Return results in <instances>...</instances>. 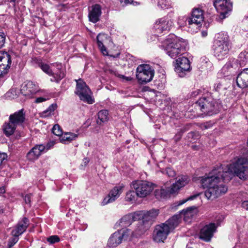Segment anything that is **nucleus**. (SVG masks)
Segmentation results:
<instances>
[{
	"mask_svg": "<svg viewBox=\"0 0 248 248\" xmlns=\"http://www.w3.org/2000/svg\"><path fill=\"white\" fill-rule=\"evenodd\" d=\"M234 174L241 179L246 180L248 178V159L238 158L232 164L221 165L200 177L202 187L207 188L204 192L206 198L213 201L225 194L228 188L221 181H229Z\"/></svg>",
	"mask_w": 248,
	"mask_h": 248,
	"instance_id": "obj_1",
	"label": "nucleus"
},
{
	"mask_svg": "<svg viewBox=\"0 0 248 248\" xmlns=\"http://www.w3.org/2000/svg\"><path fill=\"white\" fill-rule=\"evenodd\" d=\"M187 45L184 39L171 35L167 38L161 48L170 58L175 59L185 53Z\"/></svg>",
	"mask_w": 248,
	"mask_h": 248,
	"instance_id": "obj_2",
	"label": "nucleus"
},
{
	"mask_svg": "<svg viewBox=\"0 0 248 248\" xmlns=\"http://www.w3.org/2000/svg\"><path fill=\"white\" fill-rule=\"evenodd\" d=\"M229 36L226 32L219 33L214 46V56L221 60L226 58L231 48Z\"/></svg>",
	"mask_w": 248,
	"mask_h": 248,
	"instance_id": "obj_3",
	"label": "nucleus"
},
{
	"mask_svg": "<svg viewBox=\"0 0 248 248\" xmlns=\"http://www.w3.org/2000/svg\"><path fill=\"white\" fill-rule=\"evenodd\" d=\"M196 105L203 113L209 115L217 113L219 108L218 101L208 92L196 102Z\"/></svg>",
	"mask_w": 248,
	"mask_h": 248,
	"instance_id": "obj_4",
	"label": "nucleus"
},
{
	"mask_svg": "<svg viewBox=\"0 0 248 248\" xmlns=\"http://www.w3.org/2000/svg\"><path fill=\"white\" fill-rule=\"evenodd\" d=\"M39 67L46 74L52 76L50 80L52 82L58 83L65 76L64 70L62 69V65L61 63L51 64V68L50 66L42 62H38Z\"/></svg>",
	"mask_w": 248,
	"mask_h": 248,
	"instance_id": "obj_5",
	"label": "nucleus"
},
{
	"mask_svg": "<svg viewBox=\"0 0 248 248\" xmlns=\"http://www.w3.org/2000/svg\"><path fill=\"white\" fill-rule=\"evenodd\" d=\"M77 84L75 93L79 99L89 104L94 103V101L92 96V92L86 83L81 79L75 80Z\"/></svg>",
	"mask_w": 248,
	"mask_h": 248,
	"instance_id": "obj_6",
	"label": "nucleus"
},
{
	"mask_svg": "<svg viewBox=\"0 0 248 248\" xmlns=\"http://www.w3.org/2000/svg\"><path fill=\"white\" fill-rule=\"evenodd\" d=\"M154 184L146 181H134L131 184V187L136 191L137 197L144 198L150 194L153 190Z\"/></svg>",
	"mask_w": 248,
	"mask_h": 248,
	"instance_id": "obj_7",
	"label": "nucleus"
},
{
	"mask_svg": "<svg viewBox=\"0 0 248 248\" xmlns=\"http://www.w3.org/2000/svg\"><path fill=\"white\" fill-rule=\"evenodd\" d=\"M154 74V70L149 64H140L136 69V77L141 84L151 81L153 79Z\"/></svg>",
	"mask_w": 248,
	"mask_h": 248,
	"instance_id": "obj_8",
	"label": "nucleus"
},
{
	"mask_svg": "<svg viewBox=\"0 0 248 248\" xmlns=\"http://www.w3.org/2000/svg\"><path fill=\"white\" fill-rule=\"evenodd\" d=\"M173 20L168 16H165L156 20L154 28L157 33L169 31L173 26Z\"/></svg>",
	"mask_w": 248,
	"mask_h": 248,
	"instance_id": "obj_9",
	"label": "nucleus"
},
{
	"mask_svg": "<svg viewBox=\"0 0 248 248\" xmlns=\"http://www.w3.org/2000/svg\"><path fill=\"white\" fill-rule=\"evenodd\" d=\"M128 229H121L115 232L109 237L108 241L109 247H116L120 244L123 239L127 238L129 234Z\"/></svg>",
	"mask_w": 248,
	"mask_h": 248,
	"instance_id": "obj_10",
	"label": "nucleus"
},
{
	"mask_svg": "<svg viewBox=\"0 0 248 248\" xmlns=\"http://www.w3.org/2000/svg\"><path fill=\"white\" fill-rule=\"evenodd\" d=\"M170 231L167 223H161L155 226L153 233V239L157 243L163 242Z\"/></svg>",
	"mask_w": 248,
	"mask_h": 248,
	"instance_id": "obj_11",
	"label": "nucleus"
},
{
	"mask_svg": "<svg viewBox=\"0 0 248 248\" xmlns=\"http://www.w3.org/2000/svg\"><path fill=\"white\" fill-rule=\"evenodd\" d=\"M214 5L223 18L227 17V15L232 8V4L230 0H214Z\"/></svg>",
	"mask_w": 248,
	"mask_h": 248,
	"instance_id": "obj_12",
	"label": "nucleus"
},
{
	"mask_svg": "<svg viewBox=\"0 0 248 248\" xmlns=\"http://www.w3.org/2000/svg\"><path fill=\"white\" fill-rule=\"evenodd\" d=\"M175 71L180 77H184L186 73L190 69V62L185 57H179L175 61Z\"/></svg>",
	"mask_w": 248,
	"mask_h": 248,
	"instance_id": "obj_13",
	"label": "nucleus"
},
{
	"mask_svg": "<svg viewBox=\"0 0 248 248\" xmlns=\"http://www.w3.org/2000/svg\"><path fill=\"white\" fill-rule=\"evenodd\" d=\"M203 11L199 8L194 9L192 12L191 17L188 18V19L189 27L198 29L203 21Z\"/></svg>",
	"mask_w": 248,
	"mask_h": 248,
	"instance_id": "obj_14",
	"label": "nucleus"
},
{
	"mask_svg": "<svg viewBox=\"0 0 248 248\" xmlns=\"http://www.w3.org/2000/svg\"><path fill=\"white\" fill-rule=\"evenodd\" d=\"M38 91V85L31 81H25L21 86V93L29 98L32 97Z\"/></svg>",
	"mask_w": 248,
	"mask_h": 248,
	"instance_id": "obj_15",
	"label": "nucleus"
},
{
	"mask_svg": "<svg viewBox=\"0 0 248 248\" xmlns=\"http://www.w3.org/2000/svg\"><path fill=\"white\" fill-rule=\"evenodd\" d=\"M11 64V57L4 51H0V77L7 74Z\"/></svg>",
	"mask_w": 248,
	"mask_h": 248,
	"instance_id": "obj_16",
	"label": "nucleus"
},
{
	"mask_svg": "<svg viewBox=\"0 0 248 248\" xmlns=\"http://www.w3.org/2000/svg\"><path fill=\"white\" fill-rule=\"evenodd\" d=\"M138 217L141 218L147 223H149L151 226L154 220L156 218L159 214V210L157 209H153L147 211H138L137 212Z\"/></svg>",
	"mask_w": 248,
	"mask_h": 248,
	"instance_id": "obj_17",
	"label": "nucleus"
},
{
	"mask_svg": "<svg viewBox=\"0 0 248 248\" xmlns=\"http://www.w3.org/2000/svg\"><path fill=\"white\" fill-rule=\"evenodd\" d=\"M219 225V223L217 222V225H216L214 223H210L208 225H205L201 230L200 238L206 241H209L212 237L217 226Z\"/></svg>",
	"mask_w": 248,
	"mask_h": 248,
	"instance_id": "obj_18",
	"label": "nucleus"
},
{
	"mask_svg": "<svg viewBox=\"0 0 248 248\" xmlns=\"http://www.w3.org/2000/svg\"><path fill=\"white\" fill-rule=\"evenodd\" d=\"M238 60L235 58H230L222 68V72L225 76L235 72L239 69Z\"/></svg>",
	"mask_w": 248,
	"mask_h": 248,
	"instance_id": "obj_19",
	"label": "nucleus"
},
{
	"mask_svg": "<svg viewBox=\"0 0 248 248\" xmlns=\"http://www.w3.org/2000/svg\"><path fill=\"white\" fill-rule=\"evenodd\" d=\"M124 186H119L114 187L110 192L109 194L105 197L103 202V205H106L115 201L123 191Z\"/></svg>",
	"mask_w": 248,
	"mask_h": 248,
	"instance_id": "obj_20",
	"label": "nucleus"
},
{
	"mask_svg": "<svg viewBox=\"0 0 248 248\" xmlns=\"http://www.w3.org/2000/svg\"><path fill=\"white\" fill-rule=\"evenodd\" d=\"M43 144H38L34 146L27 154V157L29 160L34 161L44 153Z\"/></svg>",
	"mask_w": 248,
	"mask_h": 248,
	"instance_id": "obj_21",
	"label": "nucleus"
},
{
	"mask_svg": "<svg viewBox=\"0 0 248 248\" xmlns=\"http://www.w3.org/2000/svg\"><path fill=\"white\" fill-rule=\"evenodd\" d=\"M25 112L21 109L9 116L10 122L15 124L16 126L22 125L25 120Z\"/></svg>",
	"mask_w": 248,
	"mask_h": 248,
	"instance_id": "obj_22",
	"label": "nucleus"
},
{
	"mask_svg": "<svg viewBox=\"0 0 248 248\" xmlns=\"http://www.w3.org/2000/svg\"><path fill=\"white\" fill-rule=\"evenodd\" d=\"M29 224V219L24 217L19 221L16 227L11 232L13 236H19L21 235L26 230Z\"/></svg>",
	"mask_w": 248,
	"mask_h": 248,
	"instance_id": "obj_23",
	"label": "nucleus"
},
{
	"mask_svg": "<svg viewBox=\"0 0 248 248\" xmlns=\"http://www.w3.org/2000/svg\"><path fill=\"white\" fill-rule=\"evenodd\" d=\"M237 86L242 89L248 87V68L244 69L237 76L236 78Z\"/></svg>",
	"mask_w": 248,
	"mask_h": 248,
	"instance_id": "obj_24",
	"label": "nucleus"
},
{
	"mask_svg": "<svg viewBox=\"0 0 248 248\" xmlns=\"http://www.w3.org/2000/svg\"><path fill=\"white\" fill-rule=\"evenodd\" d=\"M140 219L138 217L137 212L129 214L123 217L119 222V225L122 227L129 226L132 223L136 220Z\"/></svg>",
	"mask_w": 248,
	"mask_h": 248,
	"instance_id": "obj_25",
	"label": "nucleus"
},
{
	"mask_svg": "<svg viewBox=\"0 0 248 248\" xmlns=\"http://www.w3.org/2000/svg\"><path fill=\"white\" fill-rule=\"evenodd\" d=\"M101 14V7L99 4H95L92 7V10L89 14L90 21L95 23L99 20Z\"/></svg>",
	"mask_w": 248,
	"mask_h": 248,
	"instance_id": "obj_26",
	"label": "nucleus"
},
{
	"mask_svg": "<svg viewBox=\"0 0 248 248\" xmlns=\"http://www.w3.org/2000/svg\"><path fill=\"white\" fill-rule=\"evenodd\" d=\"M197 209L195 206H192L182 210L180 212V217H183L186 221H188L189 219L192 218L197 214Z\"/></svg>",
	"mask_w": 248,
	"mask_h": 248,
	"instance_id": "obj_27",
	"label": "nucleus"
},
{
	"mask_svg": "<svg viewBox=\"0 0 248 248\" xmlns=\"http://www.w3.org/2000/svg\"><path fill=\"white\" fill-rule=\"evenodd\" d=\"M181 217L179 215H175L170 218L165 222L167 226L169 228V230L171 232L174 230L180 223Z\"/></svg>",
	"mask_w": 248,
	"mask_h": 248,
	"instance_id": "obj_28",
	"label": "nucleus"
},
{
	"mask_svg": "<svg viewBox=\"0 0 248 248\" xmlns=\"http://www.w3.org/2000/svg\"><path fill=\"white\" fill-rule=\"evenodd\" d=\"M106 39L107 36L104 33H99L96 37L98 46L104 55H108V51L107 49L103 45V43L106 40Z\"/></svg>",
	"mask_w": 248,
	"mask_h": 248,
	"instance_id": "obj_29",
	"label": "nucleus"
},
{
	"mask_svg": "<svg viewBox=\"0 0 248 248\" xmlns=\"http://www.w3.org/2000/svg\"><path fill=\"white\" fill-rule=\"evenodd\" d=\"M109 119L108 112L106 109L100 110L97 113L96 123L98 125H102L108 121Z\"/></svg>",
	"mask_w": 248,
	"mask_h": 248,
	"instance_id": "obj_30",
	"label": "nucleus"
},
{
	"mask_svg": "<svg viewBox=\"0 0 248 248\" xmlns=\"http://www.w3.org/2000/svg\"><path fill=\"white\" fill-rule=\"evenodd\" d=\"M78 137V135L73 133H65L62 134L60 138V141L63 144H68L72 141L75 140Z\"/></svg>",
	"mask_w": 248,
	"mask_h": 248,
	"instance_id": "obj_31",
	"label": "nucleus"
},
{
	"mask_svg": "<svg viewBox=\"0 0 248 248\" xmlns=\"http://www.w3.org/2000/svg\"><path fill=\"white\" fill-rule=\"evenodd\" d=\"M150 227L151 225L149 223H146L141 219L138 222L137 228L135 231L137 235H140L149 230Z\"/></svg>",
	"mask_w": 248,
	"mask_h": 248,
	"instance_id": "obj_32",
	"label": "nucleus"
},
{
	"mask_svg": "<svg viewBox=\"0 0 248 248\" xmlns=\"http://www.w3.org/2000/svg\"><path fill=\"white\" fill-rule=\"evenodd\" d=\"M17 126L15 124H13L11 122L5 123L3 125V131L4 134L7 136H9L12 135Z\"/></svg>",
	"mask_w": 248,
	"mask_h": 248,
	"instance_id": "obj_33",
	"label": "nucleus"
},
{
	"mask_svg": "<svg viewBox=\"0 0 248 248\" xmlns=\"http://www.w3.org/2000/svg\"><path fill=\"white\" fill-rule=\"evenodd\" d=\"M57 108L56 104L51 105L46 110L40 114V116L43 118H46L53 114L54 111Z\"/></svg>",
	"mask_w": 248,
	"mask_h": 248,
	"instance_id": "obj_34",
	"label": "nucleus"
},
{
	"mask_svg": "<svg viewBox=\"0 0 248 248\" xmlns=\"http://www.w3.org/2000/svg\"><path fill=\"white\" fill-rule=\"evenodd\" d=\"M238 62L240 67H243L248 63V55L245 52H241L238 57Z\"/></svg>",
	"mask_w": 248,
	"mask_h": 248,
	"instance_id": "obj_35",
	"label": "nucleus"
},
{
	"mask_svg": "<svg viewBox=\"0 0 248 248\" xmlns=\"http://www.w3.org/2000/svg\"><path fill=\"white\" fill-rule=\"evenodd\" d=\"M157 6L161 9H169L171 7V3L170 0H156Z\"/></svg>",
	"mask_w": 248,
	"mask_h": 248,
	"instance_id": "obj_36",
	"label": "nucleus"
},
{
	"mask_svg": "<svg viewBox=\"0 0 248 248\" xmlns=\"http://www.w3.org/2000/svg\"><path fill=\"white\" fill-rule=\"evenodd\" d=\"M154 194L156 199L160 200L167 197L169 193L164 189H158L155 190Z\"/></svg>",
	"mask_w": 248,
	"mask_h": 248,
	"instance_id": "obj_37",
	"label": "nucleus"
},
{
	"mask_svg": "<svg viewBox=\"0 0 248 248\" xmlns=\"http://www.w3.org/2000/svg\"><path fill=\"white\" fill-rule=\"evenodd\" d=\"M209 92V88H201L199 89H196L191 93L190 96L192 97H196L199 94H202V96L205 95V93Z\"/></svg>",
	"mask_w": 248,
	"mask_h": 248,
	"instance_id": "obj_38",
	"label": "nucleus"
},
{
	"mask_svg": "<svg viewBox=\"0 0 248 248\" xmlns=\"http://www.w3.org/2000/svg\"><path fill=\"white\" fill-rule=\"evenodd\" d=\"M189 178L187 176H182L176 182L180 188L183 187L188 183Z\"/></svg>",
	"mask_w": 248,
	"mask_h": 248,
	"instance_id": "obj_39",
	"label": "nucleus"
},
{
	"mask_svg": "<svg viewBox=\"0 0 248 248\" xmlns=\"http://www.w3.org/2000/svg\"><path fill=\"white\" fill-rule=\"evenodd\" d=\"M136 191L129 190L126 193L125 199L126 201L133 202L136 201Z\"/></svg>",
	"mask_w": 248,
	"mask_h": 248,
	"instance_id": "obj_40",
	"label": "nucleus"
},
{
	"mask_svg": "<svg viewBox=\"0 0 248 248\" xmlns=\"http://www.w3.org/2000/svg\"><path fill=\"white\" fill-rule=\"evenodd\" d=\"M191 126V124H188L186 125L185 126H184L183 128H182L180 131L178 132L177 134H176L174 139L176 141L179 140L182 136V134L186 132V131L188 130L189 129V127Z\"/></svg>",
	"mask_w": 248,
	"mask_h": 248,
	"instance_id": "obj_41",
	"label": "nucleus"
},
{
	"mask_svg": "<svg viewBox=\"0 0 248 248\" xmlns=\"http://www.w3.org/2000/svg\"><path fill=\"white\" fill-rule=\"evenodd\" d=\"M19 93H21L20 90H19L17 88H12L7 93V95L8 97L14 99L17 97Z\"/></svg>",
	"mask_w": 248,
	"mask_h": 248,
	"instance_id": "obj_42",
	"label": "nucleus"
},
{
	"mask_svg": "<svg viewBox=\"0 0 248 248\" xmlns=\"http://www.w3.org/2000/svg\"><path fill=\"white\" fill-rule=\"evenodd\" d=\"M200 194H201L200 193L195 194L193 195L189 196V197H188L187 198H186V199H184V200H183L180 201L179 203H178V205H182L188 201H192V200H194L197 199V198H198L199 197Z\"/></svg>",
	"mask_w": 248,
	"mask_h": 248,
	"instance_id": "obj_43",
	"label": "nucleus"
},
{
	"mask_svg": "<svg viewBox=\"0 0 248 248\" xmlns=\"http://www.w3.org/2000/svg\"><path fill=\"white\" fill-rule=\"evenodd\" d=\"M188 18L186 16H180L177 20V23L180 27H183L186 25V21H188Z\"/></svg>",
	"mask_w": 248,
	"mask_h": 248,
	"instance_id": "obj_44",
	"label": "nucleus"
},
{
	"mask_svg": "<svg viewBox=\"0 0 248 248\" xmlns=\"http://www.w3.org/2000/svg\"><path fill=\"white\" fill-rule=\"evenodd\" d=\"M52 132L54 134L58 136H62V129L59 124H55L53 126Z\"/></svg>",
	"mask_w": 248,
	"mask_h": 248,
	"instance_id": "obj_45",
	"label": "nucleus"
},
{
	"mask_svg": "<svg viewBox=\"0 0 248 248\" xmlns=\"http://www.w3.org/2000/svg\"><path fill=\"white\" fill-rule=\"evenodd\" d=\"M180 189V188L179 186L177 185L176 183H175V184H173L170 189L168 190V192L170 194H175L178 193Z\"/></svg>",
	"mask_w": 248,
	"mask_h": 248,
	"instance_id": "obj_46",
	"label": "nucleus"
},
{
	"mask_svg": "<svg viewBox=\"0 0 248 248\" xmlns=\"http://www.w3.org/2000/svg\"><path fill=\"white\" fill-rule=\"evenodd\" d=\"M163 173H165L169 177H173L176 175L175 171L171 168H167Z\"/></svg>",
	"mask_w": 248,
	"mask_h": 248,
	"instance_id": "obj_47",
	"label": "nucleus"
},
{
	"mask_svg": "<svg viewBox=\"0 0 248 248\" xmlns=\"http://www.w3.org/2000/svg\"><path fill=\"white\" fill-rule=\"evenodd\" d=\"M47 241L50 244H53L60 241V238L57 235H52L47 238Z\"/></svg>",
	"mask_w": 248,
	"mask_h": 248,
	"instance_id": "obj_48",
	"label": "nucleus"
},
{
	"mask_svg": "<svg viewBox=\"0 0 248 248\" xmlns=\"http://www.w3.org/2000/svg\"><path fill=\"white\" fill-rule=\"evenodd\" d=\"M18 236H13V237L10 238L8 241L9 248L13 247L18 241Z\"/></svg>",
	"mask_w": 248,
	"mask_h": 248,
	"instance_id": "obj_49",
	"label": "nucleus"
},
{
	"mask_svg": "<svg viewBox=\"0 0 248 248\" xmlns=\"http://www.w3.org/2000/svg\"><path fill=\"white\" fill-rule=\"evenodd\" d=\"M55 144V142L53 141H51L48 142L46 145H44V153L47 152L48 150L50 149L51 148L53 147Z\"/></svg>",
	"mask_w": 248,
	"mask_h": 248,
	"instance_id": "obj_50",
	"label": "nucleus"
},
{
	"mask_svg": "<svg viewBox=\"0 0 248 248\" xmlns=\"http://www.w3.org/2000/svg\"><path fill=\"white\" fill-rule=\"evenodd\" d=\"M5 36L2 32H0V49L4 45L5 43Z\"/></svg>",
	"mask_w": 248,
	"mask_h": 248,
	"instance_id": "obj_51",
	"label": "nucleus"
},
{
	"mask_svg": "<svg viewBox=\"0 0 248 248\" xmlns=\"http://www.w3.org/2000/svg\"><path fill=\"white\" fill-rule=\"evenodd\" d=\"M212 126V124L210 122H207L202 124L200 125V127L202 129H207Z\"/></svg>",
	"mask_w": 248,
	"mask_h": 248,
	"instance_id": "obj_52",
	"label": "nucleus"
},
{
	"mask_svg": "<svg viewBox=\"0 0 248 248\" xmlns=\"http://www.w3.org/2000/svg\"><path fill=\"white\" fill-rule=\"evenodd\" d=\"M31 196V194H26L24 196V199L26 204L30 205Z\"/></svg>",
	"mask_w": 248,
	"mask_h": 248,
	"instance_id": "obj_53",
	"label": "nucleus"
},
{
	"mask_svg": "<svg viewBox=\"0 0 248 248\" xmlns=\"http://www.w3.org/2000/svg\"><path fill=\"white\" fill-rule=\"evenodd\" d=\"M7 155L5 153H0V167H1L3 161L6 158Z\"/></svg>",
	"mask_w": 248,
	"mask_h": 248,
	"instance_id": "obj_54",
	"label": "nucleus"
},
{
	"mask_svg": "<svg viewBox=\"0 0 248 248\" xmlns=\"http://www.w3.org/2000/svg\"><path fill=\"white\" fill-rule=\"evenodd\" d=\"M46 100V98L44 97H39L35 99L34 102L40 103Z\"/></svg>",
	"mask_w": 248,
	"mask_h": 248,
	"instance_id": "obj_55",
	"label": "nucleus"
},
{
	"mask_svg": "<svg viewBox=\"0 0 248 248\" xmlns=\"http://www.w3.org/2000/svg\"><path fill=\"white\" fill-rule=\"evenodd\" d=\"M188 136L189 138H191L194 140L197 138L196 134L193 132H190L188 134Z\"/></svg>",
	"mask_w": 248,
	"mask_h": 248,
	"instance_id": "obj_56",
	"label": "nucleus"
},
{
	"mask_svg": "<svg viewBox=\"0 0 248 248\" xmlns=\"http://www.w3.org/2000/svg\"><path fill=\"white\" fill-rule=\"evenodd\" d=\"M242 206L243 208L246 209V210H248V201H244L242 203Z\"/></svg>",
	"mask_w": 248,
	"mask_h": 248,
	"instance_id": "obj_57",
	"label": "nucleus"
},
{
	"mask_svg": "<svg viewBox=\"0 0 248 248\" xmlns=\"http://www.w3.org/2000/svg\"><path fill=\"white\" fill-rule=\"evenodd\" d=\"M121 3L124 4H131L133 2V0H120Z\"/></svg>",
	"mask_w": 248,
	"mask_h": 248,
	"instance_id": "obj_58",
	"label": "nucleus"
},
{
	"mask_svg": "<svg viewBox=\"0 0 248 248\" xmlns=\"http://www.w3.org/2000/svg\"><path fill=\"white\" fill-rule=\"evenodd\" d=\"M243 22L244 24L247 26L248 30V16L244 19Z\"/></svg>",
	"mask_w": 248,
	"mask_h": 248,
	"instance_id": "obj_59",
	"label": "nucleus"
},
{
	"mask_svg": "<svg viewBox=\"0 0 248 248\" xmlns=\"http://www.w3.org/2000/svg\"><path fill=\"white\" fill-rule=\"evenodd\" d=\"M89 162V159L87 158H85L83 160L82 164H83L85 166L88 164Z\"/></svg>",
	"mask_w": 248,
	"mask_h": 248,
	"instance_id": "obj_60",
	"label": "nucleus"
},
{
	"mask_svg": "<svg viewBox=\"0 0 248 248\" xmlns=\"http://www.w3.org/2000/svg\"><path fill=\"white\" fill-rule=\"evenodd\" d=\"M122 78L124 79H125L127 81H130L132 79V78L131 77H125L124 76H122Z\"/></svg>",
	"mask_w": 248,
	"mask_h": 248,
	"instance_id": "obj_61",
	"label": "nucleus"
},
{
	"mask_svg": "<svg viewBox=\"0 0 248 248\" xmlns=\"http://www.w3.org/2000/svg\"><path fill=\"white\" fill-rule=\"evenodd\" d=\"M202 34L203 37H205L207 35V32L206 31H202Z\"/></svg>",
	"mask_w": 248,
	"mask_h": 248,
	"instance_id": "obj_62",
	"label": "nucleus"
},
{
	"mask_svg": "<svg viewBox=\"0 0 248 248\" xmlns=\"http://www.w3.org/2000/svg\"><path fill=\"white\" fill-rule=\"evenodd\" d=\"M223 219V217H222V216H220L219 217L218 219H217L218 221H219L220 222L222 221Z\"/></svg>",
	"mask_w": 248,
	"mask_h": 248,
	"instance_id": "obj_63",
	"label": "nucleus"
},
{
	"mask_svg": "<svg viewBox=\"0 0 248 248\" xmlns=\"http://www.w3.org/2000/svg\"><path fill=\"white\" fill-rule=\"evenodd\" d=\"M9 0L10 1V2L14 3L15 4L17 1V0Z\"/></svg>",
	"mask_w": 248,
	"mask_h": 248,
	"instance_id": "obj_64",
	"label": "nucleus"
}]
</instances>
